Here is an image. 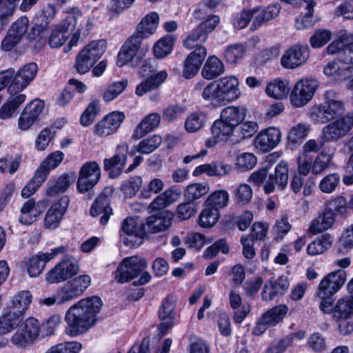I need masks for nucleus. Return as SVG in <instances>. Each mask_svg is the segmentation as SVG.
Returning a JSON list of instances; mask_svg holds the SVG:
<instances>
[{"label":"nucleus","mask_w":353,"mask_h":353,"mask_svg":"<svg viewBox=\"0 0 353 353\" xmlns=\"http://www.w3.org/2000/svg\"><path fill=\"white\" fill-rule=\"evenodd\" d=\"M70 25L67 20L63 21L59 26H57L52 31L48 41L51 48H59L65 42L68 38V35H65V33L68 30Z\"/></svg>","instance_id":"43"},{"label":"nucleus","mask_w":353,"mask_h":353,"mask_svg":"<svg viewBox=\"0 0 353 353\" xmlns=\"http://www.w3.org/2000/svg\"><path fill=\"white\" fill-rule=\"evenodd\" d=\"M247 110L243 106H228L221 112V118L233 128L237 127L245 119Z\"/></svg>","instance_id":"31"},{"label":"nucleus","mask_w":353,"mask_h":353,"mask_svg":"<svg viewBox=\"0 0 353 353\" xmlns=\"http://www.w3.org/2000/svg\"><path fill=\"white\" fill-rule=\"evenodd\" d=\"M231 171L232 166L230 165L221 161H213L210 163L197 166L192 174L194 176H198L203 173H205L209 176L221 177L230 174Z\"/></svg>","instance_id":"25"},{"label":"nucleus","mask_w":353,"mask_h":353,"mask_svg":"<svg viewBox=\"0 0 353 353\" xmlns=\"http://www.w3.org/2000/svg\"><path fill=\"white\" fill-rule=\"evenodd\" d=\"M334 221V212H332L325 207L323 212L313 221L310 229L314 233H320L331 228Z\"/></svg>","instance_id":"35"},{"label":"nucleus","mask_w":353,"mask_h":353,"mask_svg":"<svg viewBox=\"0 0 353 353\" xmlns=\"http://www.w3.org/2000/svg\"><path fill=\"white\" fill-rule=\"evenodd\" d=\"M141 61L140 55H136L135 52H130L129 50L122 46L117 57V65L122 67L129 64L132 67L137 65Z\"/></svg>","instance_id":"59"},{"label":"nucleus","mask_w":353,"mask_h":353,"mask_svg":"<svg viewBox=\"0 0 353 353\" xmlns=\"http://www.w3.org/2000/svg\"><path fill=\"white\" fill-rule=\"evenodd\" d=\"M64 154L61 151H56L50 154L40 164L37 171L44 175L46 179L51 170L55 169L62 162Z\"/></svg>","instance_id":"40"},{"label":"nucleus","mask_w":353,"mask_h":353,"mask_svg":"<svg viewBox=\"0 0 353 353\" xmlns=\"http://www.w3.org/2000/svg\"><path fill=\"white\" fill-rule=\"evenodd\" d=\"M17 331L11 339L12 343L17 347L23 348L38 338L41 325L38 320L34 317L28 318L20 324Z\"/></svg>","instance_id":"7"},{"label":"nucleus","mask_w":353,"mask_h":353,"mask_svg":"<svg viewBox=\"0 0 353 353\" xmlns=\"http://www.w3.org/2000/svg\"><path fill=\"white\" fill-rule=\"evenodd\" d=\"M224 71L223 62L216 57L210 56L202 69L201 74L204 79L211 80L222 74Z\"/></svg>","instance_id":"33"},{"label":"nucleus","mask_w":353,"mask_h":353,"mask_svg":"<svg viewBox=\"0 0 353 353\" xmlns=\"http://www.w3.org/2000/svg\"><path fill=\"white\" fill-rule=\"evenodd\" d=\"M353 315V294L340 298L334 305L333 318L336 321L349 319Z\"/></svg>","instance_id":"30"},{"label":"nucleus","mask_w":353,"mask_h":353,"mask_svg":"<svg viewBox=\"0 0 353 353\" xmlns=\"http://www.w3.org/2000/svg\"><path fill=\"white\" fill-rule=\"evenodd\" d=\"M332 243V237L330 234H322L307 245V253L311 256L321 254L328 250Z\"/></svg>","instance_id":"41"},{"label":"nucleus","mask_w":353,"mask_h":353,"mask_svg":"<svg viewBox=\"0 0 353 353\" xmlns=\"http://www.w3.org/2000/svg\"><path fill=\"white\" fill-rule=\"evenodd\" d=\"M82 345L77 341L66 342L51 347L46 353H78Z\"/></svg>","instance_id":"64"},{"label":"nucleus","mask_w":353,"mask_h":353,"mask_svg":"<svg viewBox=\"0 0 353 353\" xmlns=\"http://www.w3.org/2000/svg\"><path fill=\"white\" fill-rule=\"evenodd\" d=\"M88 275H80L68 281L58 292V304L61 305L80 296L90 285Z\"/></svg>","instance_id":"8"},{"label":"nucleus","mask_w":353,"mask_h":353,"mask_svg":"<svg viewBox=\"0 0 353 353\" xmlns=\"http://www.w3.org/2000/svg\"><path fill=\"white\" fill-rule=\"evenodd\" d=\"M245 50L244 45L234 43L227 47L224 52V57L228 63L234 64L243 57Z\"/></svg>","instance_id":"55"},{"label":"nucleus","mask_w":353,"mask_h":353,"mask_svg":"<svg viewBox=\"0 0 353 353\" xmlns=\"http://www.w3.org/2000/svg\"><path fill=\"white\" fill-rule=\"evenodd\" d=\"M128 149L127 144H121L112 157L103 160L104 170L108 172L110 178L115 179L122 173L127 161Z\"/></svg>","instance_id":"15"},{"label":"nucleus","mask_w":353,"mask_h":353,"mask_svg":"<svg viewBox=\"0 0 353 353\" xmlns=\"http://www.w3.org/2000/svg\"><path fill=\"white\" fill-rule=\"evenodd\" d=\"M101 306V299L95 296L81 299L73 305L65 315V333L73 337L87 332L96 322Z\"/></svg>","instance_id":"1"},{"label":"nucleus","mask_w":353,"mask_h":353,"mask_svg":"<svg viewBox=\"0 0 353 353\" xmlns=\"http://www.w3.org/2000/svg\"><path fill=\"white\" fill-rule=\"evenodd\" d=\"M289 92L288 82L282 80H275L274 82L269 83L265 89L268 96L277 99L286 98Z\"/></svg>","instance_id":"46"},{"label":"nucleus","mask_w":353,"mask_h":353,"mask_svg":"<svg viewBox=\"0 0 353 353\" xmlns=\"http://www.w3.org/2000/svg\"><path fill=\"white\" fill-rule=\"evenodd\" d=\"M99 111V101L98 99L92 101L81 116V124L83 126L90 125L93 122Z\"/></svg>","instance_id":"56"},{"label":"nucleus","mask_w":353,"mask_h":353,"mask_svg":"<svg viewBox=\"0 0 353 353\" xmlns=\"http://www.w3.org/2000/svg\"><path fill=\"white\" fill-rule=\"evenodd\" d=\"M106 43L104 40L92 41L84 47L80 52L92 63H95L103 55L105 50Z\"/></svg>","instance_id":"39"},{"label":"nucleus","mask_w":353,"mask_h":353,"mask_svg":"<svg viewBox=\"0 0 353 353\" xmlns=\"http://www.w3.org/2000/svg\"><path fill=\"white\" fill-rule=\"evenodd\" d=\"M346 272L343 270H338L330 272L320 281L316 292L321 296L334 295L338 292L346 281Z\"/></svg>","instance_id":"12"},{"label":"nucleus","mask_w":353,"mask_h":353,"mask_svg":"<svg viewBox=\"0 0 353 353\" xmlns=\"http://www.w3.org/2000/svg\"><path fill=\"white\" fill-rule=\"evenodd\" d=\"M229 203V194L225 190H216L208 195L204 205L212 208L220 209L225 208Z\"/></svg>","instance_id":"44"},{"label":"nucleus","mask_w":353,"mask_h":353,"mask_svg":"<svg viewBox=\"0 0 353 353\" xmlns=\"http://www.w3.org/2000/svg\"><path fill=\"white\" fill-rule=\"evenodd\" d=\"M159 20V17L157 13L148 14L138 24L135 33L143 39L148 37L156 30Z\"/></svg>","instance_id":"32"},{"label":"nucleus","mask_w":353,"mask_h":353,"mask_svg":"<svg viewBox=\"0 0 353 353\" xmlns=\"http://www.w3.org/2000/svg\"><path fill=\"white\" fill-rule=\"evenodd\" d=\"M101 176V168L96 161L84 163L79 171L77 187L79 192L85 193L98 183Z\"/></svg>","instance_id":"11"},{"label":"nucleus","mask_w":353,"mask_h":353,"mask_svg":"<svg viewBox=\"0 0 353 353\" xmlns=\"http://www.w3.org/2000/svg\"><path fill=\"white\" fill-rule=\"evenodd\" d=\"M197 210V205L194 202L186 200L178 205L176 215L180 220H188L196 214Z\"/></svg>","instance_id":"62"},{"label":"nucleus","mask_w":353,"mask_h":353,"mask_svg":"<svg viewBox=\"0 0 353 353\" xmlns=\"http://www.w3.org/2000/svg\"><path fill=\"white\" fill-rule=\"evenodd\" d=\"M323 103L313 105L309 112L310 118L316 123H327L341 116L345 110L339 94L330 90L324 94Z\"/></svg>","instance_id":"2"},{"label":"nucleus","mask_w":353,"mask_h":353,"mask_svg":"<svg viewBox=\"0 0 353 353\" xmlns=\"http://www.w3.org/2000/svg\"><path fill=\"white\" fill-rule=\"evenodd\" d=\"M216 82L221 100L230 102L240 97L239 80L236 77L234 76L225 77Z\"/></svg>","instance_id":"21"},{"label":"nucleus","mask_w":353,"mask_h":353,"mask_svg":"<svg viewBox=\"0 0 353 353\" xmlns=\"http://www.w3.org/2000/svg\"><path fill=\"white\" fill-rule=\"evenodd\" d=\"M353 126V121L348 114L325 125L321 136L326 142H332L345 137Z\"/></svg>","instance_id":"13"},{"label":"nucleus","mask_w":353,"mask_h":353,"mask_svg":"<svg viewBox=\"0 0 353 353\" xmlns=\"http://www.w3.org/2000/svg\"><path fill=\"white\" fill-rule=\"evenodd\" d=\"M174 201V191L172 190H166L153 200L150 204V208L152 210H162Z\"/></svg>","instance_id":"57"},{"label":"nucleus","mask_w":353,"mask_h":353,"mask_svg":"<svg viewBox=\"0 0 353 353\" xmlns=\"http://www.w3.org/2000/svg\"><path fill=\"white\" fill-rule=\"evenodd\" d=\"M161 141V137L154 134L150 138L143 139L137 145V151L141 154H150L160 145Z\"/></svg>","instance_id":"61"},{"label":"nucleus","mask_w":353,"mask_h":353,"mask_svg":"<svg viewBox=\"0 0 353 353\" xmlns=\"http://www.w3.org/2000/svg\"><path fill=\"white\" fill-rule=\"evenodd\" d=\"M41 214L40 209L36 205L34 199H29L24 203L19 216V221L24 225L33 223Z\"/></svg>","instance_id":"37"},{"label":"nucleus","mask_w":353,"mask_h":353,"mask_svg":"<svg viewBox=\"0 0 353 353\" xmlns=\"http://www.w3.org/2000/svg\"><path fill=\"white\" fill-rule=\"evenodd\" d=\"M174 39L168 35L159 40L154 46V54L157 58H163L170 54L172 50Z\"/></svg>","instance_id":"53"},{"label":"nucleus","mask_w":353,"mask_h":353,"mask_svg":"<svg viewBox=\"0 0 353 353\" xmlns=\"http://www.w3.org/2000/svg\"><path fill=\"white\" fill-rule=\"evenodd\" d=\"M220 217V212L216 208L204 205L199 216V224L201 228H210L214 226Z\"/></svg>","instance_id":"45"},{"label":"nucleus","mask_w":353,"mask_h":353,"mask_svg":"<svg viewBox=\"0 0 353 353\" xmlns=\"http://www.w3.org/2000/svg\"><path fill=\"white\" fill-rule=\"evenodd\" d=\"M26 96L17 92L10 93L6 102L0 108V119L6 120L11 118L16 114L19 107L24 103Z\"/></svg>","instance_id":"28"},{"label":"nucleus","mask_w":353,"mask_h":353,"mask_svg":"<svg viewBox=\"0 0 353 353\" xmlns=\"http://www.w3.org/2000/svg\"><path fill=\"white\" fill-rule=\"evenodd\" d=\"M289 281L285 276L270 279L263 286L261 296L265 301H272L285 293L289 288Z\"/></svg>","instance_id":"23"},{"label":"nucleus","mask_w":353,"mask_h":353,"mask_svg":"<svg viewBox=\"0 0 353 353\" xmlns=\"http://www.w3.org/2000/svg\"><path fill=\"white\" fill-rule=\"evenodd\" d=\"M288 181V166L284 161L279 163L275 168L274 174L269 175L263 185L266 194H270L275 190L276 185L280 190H283Z\"/></svg>","instance_id":"18"},{"label":"nucleus","mask_w":353,"mask_h":353,"mask_svg":"<svg viewBox=\"0 0 353 353\" xmlns=\"http://www.w3.org/2000/svg\"><path fill=\"white\" fill-rule=\"evenodd\" d=\"M207 38L208 36L206 35L205 31L197 26L185 38V39L183 40V46L189 50H191L194 48L196 49L197 47L200 46L197 44V42H204L206 41Z\"/></svg>","instance_id":"60"},{"label":"nucleus","mask_w":353,"mask_h":353,"mask_svg":"<svg viewBox=\"0 0 353 353\" xmlns=\"http://www.w3.org/2000/svg\"><path fill=\"white\" fill-rule=\"evenodd\" d=\"M128 83V80L123 79L110 84L103 93V100L110 102L116 99L126 88Z\"/></svg>","instance_id":"54"},{"label":"nucleus","mask_w":353,"mask_h":353,"mask_svg":"<svg viewBox=\"0 0 353 353\" xmlns=\"http://www.w3.org/2000/svg\"><path fill=\"white\" fill-rule=\"evenodd\" d=\"M92 216H97L103 214L100 219L101 225H105L112 214V210L110 206V199L105 192L100 194L92 204L90 211Z\"/></svg>","instance_id":"26"},{"label":"nucleus","mask_w":353,"mask_h":353,"mask_svg":"<svg viewBox=\"0 0 353 353\" xmlns=\"http://www.w3.org/2000/svg\"><path fill=\"white\" fill-rule=\"evenodd\" d=\"M194 92L196 94H200L206 101L221 100L216 81L209 83H206L204 81H199L194 85Z\"/></svg>","instance_id":"36"},{"label":"nucleus","mask_w":353,"mask_h":353,"mask_svg":"<svg viewBox=\"0 0 353 353\" xmlns=\"http://www.w3.org/2000/svg\"><path fill=\"white\" fill-rule=\"evenodd\" d=\"M32 296L29 291L17 292L12 299L11 312L23 317L24 312L29 307Z\"/></svg>","instance_id":"34"},{"label":"nucleus","mask_w":353,"mask_h":353,"mask_svg":"<svg viewBox=\"0 0 353 353\" xmlns=\"http://www.w3.org/2000/svg\"><path fill=\"white\" fill-rule=\"evenodd\" d=\"M210 190L207 183H195L187 186L184 192V196L186 200L192 202L200 199L206 194Z\"/></svg>","instance_id":"50"},{"label":"nucleus","mask_w":353,"mask_h":353,"mask_svg":"<svg viewBox=\"0 0 353 353\" xmlns=\"http://www.w3.org/2000/svg\"><path fill=\"white\" fill-rule=\"evenodd\" d=\"M147 267L145 259L137 256L123 259L118 266L115 279L124 283L138 276Z\"/></svg>","instance_id":"6"},{"label":"nucleus","mask_w":353,"mask_h":353,"mask_svg":"<svg viewBox=\"0 0 353 353\" xmlns=\"http://www.w3.org/2000/svg\"><path fill=\"white\" fill-rule=\"evenodd\" d=\"M305 3H307V13L304 15V17L298 18L295 22V26L296 29L301 30L306 28H309L312 26L315 21L313 19V12L314 7L315 6V2L314 0H303Z\"/></svg>","instance_id":"58"},{"label":"nucleus","mask_w":353,"mask_h":353,"mask_svg":"<svg viewBox=\"0 0 353 353\" xmlns=\"http://www.w3.org/2000/svg\"><path fill=\"white\" fill-rule=\"evenodd\" d=\"M332 157L326 152H321L312 163V172L315 174H320L326 170L332 161Z\"/></svg>","instance_id":"63"},{"label":"nucleus","mask_w":353,"mask_h":353,"mask_svg":"<svg viewBox=\"0 0 353 353\" xmlns=\"http://www.w3.org/2000/svg\"><path fill=\"white\" fill-rule=\"evenodd\" d=\"M309 57L307 46L294 45L284 52L281 58V64L285 68L294 69L304 64Z\"/></svg>","instance_id":"14"},{"label":"nucleus","mask_w":353,"mask_h":353,"mask_svg":"<svg viewBox=\"0 0 353 353\" xmlns=\"http://www.w3.org/2000/svg\"><path fill=\"white\" fill-rule=\"evenodd\" d=\"M23 321V316L8 312L0 316V335L6 334L17 327Z\"/></svg>","instance_id":"48"},{"label":"nucleus","mask_w":353,"mask_h":353,"mask_svg":"<svg viewBox=\"0 0 353 353\" xmlns=\"http://www.w3.org/2000/svg\"><path fill=\"white\" fill-rule=\"evenodd\" d=\"M172 220V214L168 211H163L157 214L148 216L145 223L146 234L166 230L171 225Z\"/></svg>","instance_id":"24"},{"label":"nucleus","mask_w":353,"mask_h":353,"mask_svg":"<svg viewBox=\"0 0 353 353\" xmlns=\"http://www.w3.org/2000/svg\"><path fill=\"white\" fill-rule=\"evenodd\" d=\"M288 311V308L286 305H279L268 310L262 315V317L265 323L269 326H275L283 321Z\"/></svg>","instance_id":"42"},{"label":"nucleus","mask_w":353,"mask_h":353,"mask_svg":"<svg viewBox=\"0 0 353 353\" xmlns=\"http://www.w3.org/2000/svg\"><path fill=\"white\" fill-rule=\"evenodd\" d=\"M318 86L314 79L305 78L299 81L290 94L292 105L297 108L306 105L312 99Z\"/></svg>","instance_id":"9"},{"label":"nucleus","mask_w":353,"mask_h":353,"mask_svg":"<svg viewBox=\"0 0 353 353\" xmlns=\"http://www.w3.org/2000/svg\"><path fill=\"white\" fill-rule=\"evenodd\" d=\"M161 121V116L158 113H150L145 116L141 123L136 127L132 138L139 139L146 134L157 128Z\"/></svg>","instance_id":"27"},{"label":"nucleus","mask_w":353,"mask_h":353,"mask_svg":"<svg viewBox=\"0 0 353 353\" xmlns=\"http://www.w3.org/2000/svg\"><path fill=\"white\" fill-rule=\"evenodd\" d=\"M208 120L207 114L203 112H193L188 117L185 128L188 132H195L201 130Z\"/></svg>","instance_id":"49"},{"label":"nucleus","mask_w":353,"mask_h":353,"mask_svg":"<svg viewBox=\"0 0 353 353\" xmlns=\"http://www.w3.org/2000/svg\"><path fill=\"white\" fill-rule=\"evenodd\" d=\"M123 234L121 239L123 243L130 248H136L143 243V239L146 236L145 223L138 222L137 219L128 217L121 226Z\"/></svg>","instance_id":"4"},{"label":"nucleus","mask_w":353,"mask_h":353,"mask_svg":"<svg viewBox=\"0 0 353 353\" xmlns=\"http://www.w3.org/2000/svg\"><path fill=\"white\" fill-rule=\"evenodd\" d=\"M142 183L141 176H134L122 183L120 190L125 197L132 198L139 191Z\"/></svg>","instance_id":"51"},{"label":"nucleus","mask_w":353,"mask_h":353,"mask_svg":"<svg viewBox=\"0 0 353 353\" xmlns=\"http://www.w3.org/2000/svg\"><path fill=\"white\" fill-rule=\"evenodd\" d=\"M74 181V177L70 176L68 174L61 175L55 183L48 188L46 194L48 196H54L59 193L65 192L70 184Z\"/></svg>","instance_id":"47"},{"label":"nucleus","mask_w":353,"mask_h":353,"mask_svg":"<svg viewBox=\"0 0 353 353\" xmlns=\"http://www.w3.org/2000/svg\"><path fill=\"white\" fill-rule=\"evenodd\" d=\"M106 43L104 40L92 41L84 47L80 52L92 63H95L103 55L105 50Z\"/></svg>","instance_id":"38"},{"label":"nucleus","mask_w":353,"mask_h":353,"mask_svg":"<svg viewBox=\"0 0 353 353\" xmlns=\"http://www.w3.org/2000/svg\"><path fill=\"white\" fill-rule=\"evenodd\" d=\"M125 119L122 112L114 111L99 121L94 126V132L99 137H107L115 133Z\"/></svg>","instance_id":"17"},{"label":"nucleus","mask_w":353,"mask_h":353,"mask_svg":"<svg viewBox=\"0 0 353 353\" xmlns=\"http://www.w3.org/2000/svg\"><path fill=\"white\" fill-rule=\"evenodd\" d=\"M79 271L78 261L73 256L62 259L46 275V280L50 284L63 282L74 275Z\"/></svg>","instance_id":"5"},{"label":"nucleus","mask_w":353,"mask_h":353,"mask_svg":"<svg viewBox=\"0 0 353 353\" xmlns=\"http://www.w3.org/2000/svg\"><path fill=\"white\" fill-rule=\"evenodd\" d=\"M167 77L168 74L164 70L150 75L137 86L136 94L143 96L145 93L158 88L164 82Z\"/></svg>","instance_id":"29"},{"label":"nucleus","mask_w":353,"mask_h":353,"mask_svg":"<svg viewBox=\"0 0 353 353\" xmlns=\"http://www.w3.org/2000/svg\"><path fill=\"white\" fill-rule=\"evenodd\" d=\"M207 55V50L203 46L197 47L185 59L183 63V77L191 79L199 70Z\"/></svg>","instance_id":"19"},{"label":"nucleus","mask_w":353,"mask_h":353,"mask_svg":"<svg viewBox=\"0 0 353 353\" xmlns=\"http://www.w3.org/2000/svg\"><path fill=\"white\" fill-rule=\"evenodd\" d=\"M233 128L229 123L225 122L223 118L216 120L211 126V134L212 137L205 142L208 148L214 146L219 142H225L228 140L234 132Z\"/></svg>","instance_id":"22"},{"label":"nucleus","mask_w":353,"mask_h":353,"mask_svg":"<svg viewBox=\"0 0 353 353\" xmlns=\"http://www.w3.org/2000/svg\"><path fill=\"white\" fill-rule=\"evenodd\" d=\"M38 72V67L35 63H29L18 70L13 81L8 86V92H18L26 88L35 78Z\"/></svg>","instance_id":"16"},{"label":"nucleus","mask_w":353,"mask_h":353,"mask_svg":"<svg viewBox=\"0 0 353 353\" xmlns=\"http://www.w3.org/2000/svg\"><path fill=\"white\" fill-rule=\"evenodd\" d=\"M176 299L172 294L163 299L158 311V317L161 321L159 330L162 335L165 334L175 324L179 313L176 310Z\"/></svg>","instance_id":"10"},{"label":"nucleus","mask_w":353,"mask_h":353,"mask_svg":"<svg viewBox=\"0 0 353 353\" xmlns=\"http://www.w3.org/2000/svg\"><path fill=\"white\" fill-rule=\"evenodd\" d=\"M42 252L30 258L27 262V270L30 277L39 276L43 270L46 263L48 262L41 256Z\"/></svg>","instance_id":"52"},{"label":"nucleus","mask_w":353,"mask_h":353,"mask_svg":"<svg viewBox=\"0 0 353 353\" xmlns=\"http://www.w3.org/2000/svg\"><path fill=\"white\" fill-rule=\"evenodd\" d=\"M281 134L276 128H269L260 132L254 139L255 147L267 152L274 148L281 141Z\"/></svg>","instance_id":"20"},{"label":"nucleus","mask_w":353,"mask_h":353,"mask_svg":"<svg viewBox=\"0 0 353 353\" xmlns=\"http://www.w3.org/2000/svg\"><path fill=\"white\" fill-rule=\"evenodd\" d=\"M281 10L279 4H271L264 8H254L248 10H243L236 15L233 19V25L236 29L245 28L250 21L251 30H256L269 21L276 18Z\"/></svg>","instance_id":"3"}]
</instances>
